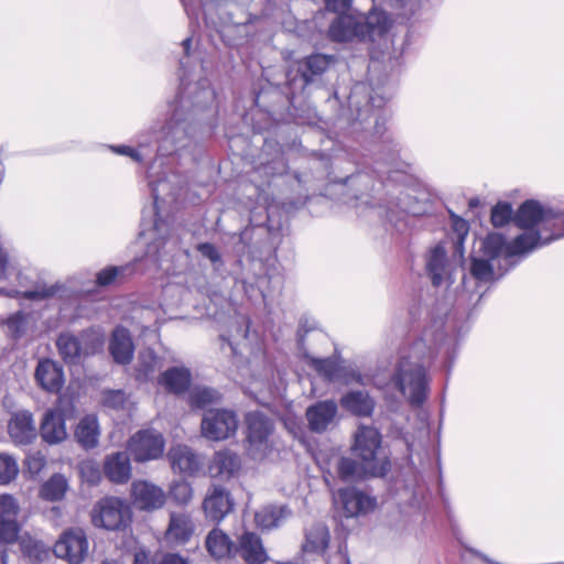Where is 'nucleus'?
<instances>
[{
  "label": "nucleus",
  "instance_id": "52",
  "mask_svg": "<svg viewBox=\"0 0 564 564\" xmlns=\"http://www.w3.org/2000/svg\"><path fill=\"white\" fill-rule=\"evenodd\" d=\"M512 217V207L508 203L497 204L491 212V223L495 227L506 225Z\"/></svg>",
  "mask_w": 564,
  "mask_h": 564
},
{
  "label": "nucleus",
  "instance_id": "36",
  "mask_svg": "<svg viewBox=\"0 0 564 564\" xmlns=\"http://www.w3.org/2000/svg\"><path fill=\"white\" fill-rule=\"evenodd\" d=\"M329 531L323 523L312 525L305 534V543L303 550L306 553L322 554L329 544Z\"/></svg>",
  "mask_w": 564,
  "mask_h": 564
},
{
  "label": "nucleus",
  "instance_id": "41",
  "mask_svg": "<svg viewBox=\"0 0 564 564\" xmlns=\"http://www.w3.org/2000/svg\"><path fill=\"white\" fill-rule=\"evenodd\" d=\"M337 473L343 480H354L369 475L361 469L360 460L356 462L349 457H341L338 460Z\"/></svg>",
  "mask_w": 564,
  "mask_h": 564
},
{
  "label": "nucleus",
  "instance_id": "59",
  "mask_svg": "<svg viewBox=\"0 0 564 564\" xmlns=\"http://www.w3.org/2000/svg\"><path fill=\"white\" fill-rule=\"evenodd\" d=\"M352 0H325L326 8L334 12L344 11L349 8Z\"/></svg>",
  "mask_w": 564,
  "mask_h": 564
},
{
  "label": "nucleus",
  "instance_id": "21",
  "mask_svg": "<svg viewBox=\"0 0 564 564\" xmlns=\"http://www.w3.org/2000/svg\"><path fill=\"white\" fill-rule=\"evenodd\" d=\"M8 432L14 444L31 443L36 437L32 414L28 411L14 413L8 423Z\"/></svg>",
  "mask_w": 564,
  "mask_h": 564
},
{
  "label": "nucleus",
  "instance_id": "35",
  "mask_svg": "<svg viewBox=\"0 0 564 564\" xmlns=\"http://www.w3.org/2000/svg\"><path fill=\"white\" fill-rule=\"evenodd\" d=\"M99 435V425L95 415H86L83 417L75 431L77 442L87 449L97 446Z\"/></svg>",
  "mask_w": 564,
  "mask_h": 564
},
{
  "label": "nucleus",
  "instance_id": "37",
  "mask_svg": "<svg viewBox=\"0 0 564 564\" xmlns=\"http://www.w3.org/2000/svg\"><path fill=\"white\" fill-rule=\"evenodd\" d=\"M56 346L62 358L66 362L75 364L84 356L80 339L69 333H63L56 340Z\"/></svg>",
  "mask_w": 564,
  "mask_h": 564
},
{
  "label": "nucleus",
  "instance_id": "4",
  "mask_svg": "<svg viewBox=\"0 0 564 564\" xmlns=\"http://www.w3.org/2000/svg\"><path fill=\"white\" fill-rule=\"evenodd\" d=\"M392 26L386 11L373 7L367 13H344L335 18L328 28V36L337 43H375Z\"/></svg>",
  "mask_w": 564,
  "mask_h": 564
},
{
  "label": "nucleus",
  "instance_id": "43",
  "mask_svg": "<svg viewBox=\"0 0 564 564\" xmlns=\"http://www.w3.org/2000/svg\"><path fill=\"white\" fill-rule=\"evenodd\" d=\"M189 404L194 408H205L219 399L216 390L206 387H195L189 391Z\"/></svg>",
  "mask_w": 564,
  "mask_h": 564
},
{
  "label": "nucleus",
  "instance_id": "1",
  "mask_svg": "<svg viewBox=\"0 0 564 564\" xmlns=\"http://www.w3.org/2000/svg\"><path fill=\"white\" fill-rule=\"evenodd\" d=\"M182 1L191 19L197 20L203 10L205 22L213 24L229 46L248 42L256 32L254 23L259 21V17L243 13L242 17L237 18L238 0H210L204 8L202 3L195 8L187 1Z\"/></svg>",
  "mask_w": 564,
  "mask_h": 564
},
{
  "label": "nucleus",
  "instance_id": "17",
  "mask_svg": "<svg viewBox=\"0 0 564 564\" xmlns=\"http://www.w3.org/2000/svg\"><path fill=\"white\" fill-rule=\"evenodd\" d=\"M335 57L327 54H312L296 63V72L303 80V86L314 83L321 77L333 64Z\"/></svg>",
  "mask_w": 564,
  "mask_h": 564
},
{
  "label": "nucleus",
  "instance_id": "26",
  "mask_svg": "<svg viewBox=\"0 0 564 564\" xmlns=\"http://www.w3.org/2000/svg\"><path fill=\"white\" fill-rule=\"evenodd\" d=\"M241 467L240 458L230 451H219L215 453L208 470L212 477L219 479H229L235 476Z\"/></svg>",
  "mask_w": 564,
  "mask_h": 564
},
{
  "label": "nucleus",
  "instance_id": "20",
  "mask_svg": "<svg viewBox=\"0 0 564 564\" xmlns=\"http://www.w3.org/2000/svg\"><path fill=\"white\" fill-rule=\"evenodd\" d=\"M215 100V91L209 87L207 80L187 86L185 93L180 98L181 109L189 111L202 110L210 106Z\"/></svg>",
  "mask_w": 564,
  "mask_h": 564
},
{
  "label": "nucleus",
  "instance_id": "24",
  "mask_svg": "<svg viewBox=\"0 0 564 564\" xmlns=\"http://www.w3.org/2000/svg\"><path fill=\"white\" fill-rule=\"evenodd\" d=\"M426 269L435 286L443 283H452V271L447 262L445 249L436 246L430 252L426 261Z\"/></svg>",
  "mask_w": 564,
  "mask_h": 564
},
{
  "label": "nucleus",
  "instance_id": "51",
  "mask_svg": "<svg viewBox=\"0 0 564 564\" xmlns=\"http://www.w3.org/2000/svg\"><path fill=\"white\" fill-rule=\"evenodd\" d=\"M82 478L89 485H97L101 479L99 466L94 460H85L79 466Z\"/></svg>",
  "mask_w": 564,
  "mask_h": 564
},
{
  "label": "nucleus",
  "instance_id": "47",
  "mask_svg": "<svg viewBox=\"0 0 564 564\" xmlns=\"http://www.w3.org/2000/svg\"><path fill=\"white\" fill-rule=\"evenodd\" d=\"M20 506L17 499L9 494H0V521L17 519Z\"/></svg>",
  "mask_w": 564,
  "mask_h": 564
},
{
  "label": "nucleus",
  "instance_id": "29",
  "mask_svg": "<svg viewBox=\"0 0 564 564\" xmlns=\"http://www.w3.org/2000/svg\"><path fill=\"white\" fill-rule=\"evenodd\" d=\"M208 553L216 558L237 555V544L220 529H213L205 541Z\"/></svg>",
  "mask_w": 564,
  "mask_h": 564
},
{
  "label": "nucleus",
  "instance_id": "28",
  "mask_svg": "<svg viewBox=\"0 0 564 564\" xmlns=\"http://www.w3.org/2000/svg\"><path fill=\"white\" fill-rule=\"evenodd\" d=\"M109 351L117 364L126 365L132 360L134 346L126 328L117 327L112 332Z\"/></svg>",
  "mask_w": 564,
  "mask_h": 564
},
{
  "label": "nucleus",
  "instance_id": "13",
  "mask_svg": "<svg viewBox=\"0 0 564 564\" xmlns=\"http://www.w3.org/2000/svg\"><path fill=\"white\" fill-rule=\"evenodd\" d=\"M191 130V122L187 119L181 118L178 109L175 110L173 118L166 126V131L159 150L162 153L170 154L189 148L193 143Z\"/></svg>",
  "mask_w": 564,
  "mask_h": 564
},
{
  "label": "nucleus",
  "instance_id": "54",
  "mask_svg": "<svg viewBox=\"0 0 564 564\" xmlns=\"http://www.w3.org/2000/svg\"><path fill=\"white\" fill-rule=\"evenodd\" d=\"M126 394L121 390H111L104 393V405L111 409H121L126 404Z\"/></svg>",
  "mask_w": 564,
  "mask_h": 564
},
{
  "label": "nucleus",
  "instance_id": "5",
  "mask_svg": "<svg viewBox=\"0 0 564 564\" xmlns=\"http://www.w3.org/2000/svg\"><path fill=\"white\" fill-rule=\"evenodd\" d=\"M382 436L369 425H359L354 434L351 451L361 462V469L370 476H384L390 469V462L382 454Z\"/></svg>",
  "mask_w": 564,
  "mask_h": 564
},
{
  "label": "nucleus",
  "instance_id": "50",
  "mask_svg": "<svg viewBox=\"0 0 564 564\" xmlns=\"http://www.w3.org/2000/svg\"><path fill=\"white\" fill-rule=\"evenodd\" d=\"M127 270L128 267H108L97 273V284L100 286L111 285L122 276Z\"/></svg>",
  "mask_w": 564,
  "mask_h": 564
},
{
  "label": "nucleus",
  "instance_id": "45",
  "mask_svg": "<svg viewBox=\"0 0 564 564\" xmlns=\"http://www.w3.org/2000/svg\"><path fill=\"white\" fill-rule=\"evenodd\" d=\"M84 356L93 355L99 351L104 346V336L98 330L84 332L80 337Z\"/></svg>",
  "mask_w": 564,
  "mask_h": 564
},
{
  "label": "nucleus",
  "instance_id": "46",
  "mask_svg": "<svg viewBox=\"0 0 564 564\" xmlns=\"http://www.w3.org/2000/svg\"><path fill=\"white\" fill-rule=\"evenodd\" d=\"M170 497L177 505H187L193 498V489L185 480L174 481L170 487Z\"/></svg>",
  "mask_w": 564,
  "mask_h": 564
},
{
  "label": "nucleus",
  "instance_id": "23",
  "mask_svg": "<svg viewBox=\"0 0 564 564\" xmlns=\"http://www.w3.org/2000/svg\"><path fill=\"white\" fill-rule=\"evenodd\" d=\"M167 459L175 473L193 475L200 467L199 457L186 445L172 446Z\"/></svg>",
  "mask_w": 564,
  "mask_h": 564
},
{
  "label": "nucleus",
  "instance_id": "62",
  "mask_svg": "<svg viewBox=\"0 0 564 564\" xmlns=\"http://www.w3.org/2000/svg\"><path fill=\"white\" fill-rule=\"evenodd\" d=\"M150 185H151L152 197L154 200V207L156 208L159 199H160V186L163 185V182L160 181V182H158V184L150 183Z\"/></svg>",
  "mask_w": 564,
  "mask_h": 564
},
{
  "label": "nucleus",
  "instance_id": "10",
  "mask_svg": "<svg viewBox=\"0 0 564 564\" xmlns=\"http://www.w3.org/2000/svg\"><path fill=\"white\" fill-rule=\"evenodd\" d=\"M165 441L155 430H141L128 442V451L138 463L154 460L164 453Z\"/></svg>",
  "mask_w": 564,
  "mask_h": 564
},
{
  "label": "nucleus",
  "instance_id": "18",
  "mask_svg": "<svg viewBox=\"0 0 564 564\" xmlns=\"http://www.w3.org/2000/svg\"><path fill=\"white\" fill-rule=\"evenodd\" d=\"M338 499L347 517L366 514L376 508L377 501L355 488H345L338 491Z\"/></svg>",
  "mask_w": 564,
  "mask_h": 564
},
{
  "label": "nucleus",
  "instance_id": "3",
  "mask_svg": "<svg viewBox=\"0 0 564 564\" xmlns=\"http://www.w3.org/2000/svg\"><path fill=\"white\" fill-rule=\"evenodd\" d=\"M514 223L529 229L521 236H529L525 242L530 251L564 237V205H543L536 200H527L514 215Z\"/></svg>",
  "mask_w": 564,
  "mask_h": 564
},
{
  "label": "nucleus",
  "instance_id": "8",
  "mask_svg": "<svg viewBox=\"0 0 564 564\" xmlns=\"http://www.w3.org/2000/svg\"><path fill=\"white\" fill-rule=\"evenodd\" d=\"M75 408L70 401L61 398L55 408L45 412L40 426V433L47 444H58L66 440L67 431L65 421L72 419Z\"/></svg>",
  "mask_w": 564,
  "mask_h": 564
},
{
  "label": "nucleus",
  "instance_id": "32",
  "mask_svg": "<svg viewBox=\"0 0 564 564\" xmlns=\"http://www.w3.org/2000/svg\"><path fill=\"white\" fill-rule=\"evenodd\" d=\"M194 533V523L189 514L172 512L166 538L177 543L187 542Z\"/></svg>",
  "mask_w": 564,
  "mask_h": 564
},
{
  "label": "nucleus",
  "instance_id": "64",
  "mask_svg": "<svg viewBox=\"0 0 564 564\" xmlns=\"http://www.w3.org/2000/svg\"><path fill=\"white\" fill-rule=\"evenodd\" d=\"M191 42L192 40L189 37L185 39L182 43L183 47H184V51L185 53L187 54L188 51H189V47H191Z\"/></svg>",
  "mask_w": 564,
  "mask_h": 564
},
{
  "label": "nucleus",
  "instance_id": "60",
  "mask_svg": "<svg viewBox=\"0 0 564 564\" xmlns=\"http://www.w3.org/2000/svg\"><path fill=\"white\" fill-rule=\"evenodd\" d=\"M156 564H188L185 558L177 554H164L156 558Z\"/></svg>",
  "mask_w": 564,
  "mask_h": 564
},
{
  "label": "nucleus",
  "instance_id": "9",
  "mask_svg": "<svg viewBox=\"0 0 564 564\" xmlns=\"http://www.w3.org/2000/svg\"><path fill=\"white\" fill-rule=\"evenodd\" d=\"M56 557L68 564H82L89 553V541L80 528L65 530L53 546Z\"/></svg>",
  "mask_w": 564,
  "mask_h": 564
},
{
  "label": "nucleus",
  "instance_id": "15",
  "mask_svg": "<svg viewBox=\"0 0 564 564\" xmlns=\"http://www.w3.org/2000/svg\"><path fill=\"white\" fill-rule=\"evenodd\" d=\"M170 231V225L162 219H155L150 228H142L140 239L147 245V258L153 262L159 260L160 250L167 243Z\"/></svg>",
  "mask_w": 564,
  "mask_h": 564
},
{
  "label": "nucleus",
  "instance_id": "44",
  "mask_svg": "<svg viewBox=\"0 0 564 564\" xmlns=\"http://www.w3.org/2000/svg\"><path fill=\"white\" fill-rule=\"evenodd\" d=\"M20 545L23 554L32 561L41 562L48 556V549L40 541L22 538Z\"/></svg>",
  "mask_w": 564,
  "mask_h": 564
},
{
  "label": "nucleus",
  "instance_id": "2",
  "mask_svg": "<svg viewBox=\"0 0 564 564\" xmlns=\"http://www.w3.org/2000/svg\"><path fill=\"white\" fill-rule=\"evenodd\" d=\"M529 236L519 235L511 242L498 232H491L481 241V254L471 260L470 272L475 279L489 282L502 276L514 262V257L530 252L525 242Z\"/></svg>",
  "mask_w": 564,
  "mask_h": 564
},
{
  "label": "nucleus",
  "instance_id": "63",
  "mask_svg": "<svg viewBox=\"0 0 564 564\" xmlns=\"http://www.w3.org/2000/svg\"><path fill=\"white\" fill-rule=\"evenodd\" d=\"M369 102H370V105L372 107H380L381 104H382V99L381 98L371 97Z\"/></svg>",
  "mask_w": 564,
  "mask_h": 564
},
{
  "label": "nucleus",
  "instance_id": "55",
  "mask_svg": "<svg viewBox=\"0 0 564 564\" xmlns=\"http://www.w3.org/2000/svg\"><path fill=\"white\" fill-rule=\"evenodd\" d=\"M110 149L117 154L130 156L135 162H141L145 156H148V154L143 151L144 145L142 143L139 144L138 149H133L128 145H112Z\"/></svg>",
  "mask_w": 564,
  "mask_h": 564
},
{
  "label": "nucleus",
  "instance_id": "19",
  "mask_svg": "<svg viewBox=\"0 0 564 564\" xmlns=\"http://www.w3.org/2000/svg\"><path fill=\"white\" fill-rule=\"evenodd\" d=\"M34 376L37 384L47 392L57 393L64 386L63 369L51 359L40 360Z\"/></svg>",
  "mask_w": 564,
  "mask_h": 564
},
{
  "label": "nucleus",
  "instance_id": "31",
  "mask_svg": "<svg viewBox=\"0 0 564 564\" xmlns=\"http://www.w3.org/2000/svg\"><path fill=\"white\" fill-rule=\"evenodd\" d=\"M192 376L187 368L173 367L164 371L159 383L171 393H184L191 384Z\"/></svg>",
  "mask_w": 564,
  "mask_h": 564
},
{
  "label": "nucleus",
  "instance_id": "53",
  "mask_svg": "<svg viewBox=\"0 0 564 564\" xmlns=\"http://www.w3.org/2000/svg\"><path fill=\"white\" fill-rule=\"evenodd\" d=\"M399 158V149L398 144L390 140L387 144H384L382 151L380 152L379 160L389 165L399 167V163L397 162Z\"/></svg>",
  "mask_w": 564,
  "mask_h": 564
},
{
  "label": "nucleus",
  "instance_id": "7",
  "mask_svg": "<svg viewBox=\"0 0 564 564\" xmlns=\"http://www.w3.org/2000/svg\"><path fill=\"white\" fill-rule=\"evenodd\" d=\"M132 512L129 505L117 497L98 500L91 510V523L108 531L126 529L131 522Z\"/></svg>",
  "mask_w": 564,
  "mask_h": 564
},
{
  "label": "nucleus",
  "instance_id": "49",
  "mask_svg": "<svg viewBox=\"0 0 564 564\" xmlns=\"http://www.w3.org/2000/svg\"><path fill=\"white\" fill-rule=\"evenodd\" d=\"M20 527L17 519L0 521V542L14 543L19 538Z\"/></svg>",
  "mask_w": 564,
  "mask_h": 564
},
{
  "label": "nucleus",
  "instance_id": "58",
  "mask_svg": "<svg viewBox=\"0 0 564 564\" xmlns=\"http://www.w3.org/2000/svg\"><path fill=\"white\" fill-rule=\"evenodd\" d=\"M453 229L457 234L459 242L467 236L469 226L468 223L460 217H453Z\"/></svg>",
  "mask_w": 564,
  "mask_h": 564
},
{
  "label": "nucleus",
  "instance_id": "39",
  "mask_svg": "<svg viewBox=\"0 0 564 564\" xmlns=\"http://www.w3.org/2000/svg\"><path fill=\"white\" fill-rule=\"evenodd\" d=\"M161 367L160 359L155 356L152 349H144L139 354L138 361V377L149 378Z\"/></svg>",
  "mask_w": 564,
  "mask_h": 564
},
{
  "label": "nucleus",
  "instance_id": "11",
  "mask_svg": "<svg viewBox=\"0 0 564 564\" xmlns=\"http://www.w3.org/2000/svg\"><path fill=\"white\" fill-rule=\"evenodd\" d=\"M202 434L212 441H223L232 436L238 427L235 412L229 410H209L202 420Z\"/></svg>",
  "mask_w": 564,
  "mask_h": 564
},
{
  "label": "nucleus",
  "instance_id": "33",
  "mask_svg": "<svg viewBox=\"0 0 564 564\" xmlns=\"http://www.w3.org/2000/svg\"><path fill=\"white\" fill-rule=\"evenodd\" d=\"M341 406L357 416H370L375 409V401L364 391H351L340 399Z\"/></svg>",
  "mask_w": 564,
  "mask_h": 564
},
{
  "label": "nucleus",
  "instance_id": "27",
  "mask_svg": "<svg viewBox=\"0 0 564 564\" xmlns=\"http://www.w3.org/2000/svg\"><path fill=\"white\" fill-rule=\"evenodd\" d=\"M337 413V404L334 401H321L310 406L306 417L310 427L314 432H323L333 422Z\"/></svg>",
  "mask_w": 564,
  "mask_h": 564
},
{
  "label": "nucleus",
  "instance_id": "6",
  "mask_svg": "<svg viewBox=\"0 0 564 564\" xmlns=\"http://www.w3.org/2000/svg\"><path fill=\"white\" fill-rule=\"evenodd\" d=\"M392 382L412 405H420L427 395V378L425 369L417 362L402 358Z\"/></svg>",
  "mask_w": 564,
  "mask_h": 564
},
{
  "label": "nucleus",
  "instance_id": "61",
  "mask_svg": "<svg viewBox=\"0 0 564 564\" xmlns=\"http://www.w3.org/2000/svg\"><path fill=\"white\" fill-rule=\"evenodd\" d=\"M132 564H156V558H151L149 552L140 550L134 554Z\"/></svg>",
  "mask_w": 564,
  "mask_h": 564
},
{
  "label": "nucleus",
  "instance_id": "34",
  "mask_svg": "<svg viewBox=\"0 0 564 564\" xmlns=\"http://www.w3.org/2000/svg\"><path fill=\"white\" fill-rule=\"evenodd\" d=\"M76 295V291L67 288L63 283L36 284L32 290L25 291L23 297L31 301H43L52 297L72 299Z\"/></svg>",
  "mask_w": 564,
  "mask_h": 564
},
{
  "label": "nucleus",
  "instance_id": "40",
  "mask_svg": "<svg viewBox=\"0 0 564 564\" xmlns=\"http://www.w3.org/2000/svg\"><path fill=\"white\" fill-rule=\"evenodd\" d=\"M305 357L308 359L310 364L315 368V370L323 375L326 379L335 381L341 378V368L335 360L329 358L318 359L310 357L308 355H305Z\"/></svg>",
  "mask_w": 564,
  "mask_h": 564
},
{
  "label": "nucleus",
  "instance_id": "42",
  "mask_svg": "<svg viewBox=\"0 0 564 564\" xmlns=\"http://www.w3.org/2000/svg\"><path fill=\"white\" fill-rule=\"evenodd\" d=\"M19 465L17 459L6 453H0V486H7L19 475Z\"/></svg>",
  "mask_w": 564,
  "mask_h": 564
},
{
  "label": "nucleus",
  "instance_id": "12",
  "mask_svg": "<svg viewBox=\"0 0 564 564\" xmlns=\"http://www.w3.org/2000/svg\"><path fill=\"white\" fill-rule=\"evenodd\" d=\"M246 421L249 452L254 458H262L271 448L269 437L273 431L272 422L260 412L248 413Z\"/></svg>",
  "mask_w": 564,
  "mask_h": 564
},
{
  "label": "nucleus",
  "instance_id": "14",
  "mask_svg": "<svg viewBox=\"0 0 564 564\" xmlns=\"http://www.w3.org/2000/svg\"><path fill=\"white\" fill-rule=\"evenodd\" d=\"M234 502L230 494L221 487H213L203 501V510L207 520L219 523L232 511Z\"/></svg>",
  "mask_w": 564,
  "mask_h": 564
},
{
  "label": "nucleus",
  "instance_id": "57",
  "mask_svg": "<svg viewBox=\"0 0 564 564\" xmlns=\"http://www.w3.org/2000/svg\"><path fill=\"white\" fill-rule=\"evenodd\" d=\"M197 250L204 258L208 259L214 264L221 263V256L214 245L209 242L199 243L197 246Z\"/></svg>",
  "mask_w": 564,
  "mask_h": 564
},
{
  "label": "nucleus",
  "instance_id": "38",
  "mask_svg": "<svg viewBox=\"0 0 564 564\" xmlns=\"http://www.w3.org/2000/svg\"><path fill=\"white\" fill-rule=\"evenodd\" d=\"M67 489L66 478L55 474L41 486L39 496L46 501H59L65 497Z\"/></svg>",
  "mask_w": 564,
  "mask_h": 564
},
{
  "label": "nucleus",
  "instance_id": "56",
  "mask_svg": "<svg viewBox=\"0 0 564 564\" xmlns=\"http://www.w3.org/2000/svg\"><path fill=\"white\" fill-rule=\"evenodd\" d=\"M25 465L29 473H31L32 475H37L45 467L46 459L40 453L31 454L26 457Z\"/></svg>",
  "mask_w": 564,
  "mask_h": 564
},
{
  "label": "nucleus",
  "instance_id": "48",
  "mask_svg": "<svg viewBox=\"0 0 564 564\" xmlns=\"http://www.w3.org/2000/svg\"><path fill=\"white\" fill-rule=\"evenodd\" d=\"M29 316L23 313H15L7 319V327L12 337H21L28 327Z\"/></svg>",
  "mask_w": 564,
  "mask_h": 564
},
{
  "label": "nucleus",
  "instance_id": "30",
  "mask_svg": "<svg viewBox=\"0 0 564 564\" xmlns=\"http://www.w3.org/2000/svg\"><path fill=\"white\" fill-rule=\"evenodd\" d=\"M292 514L285 505H269L259 509L254 514V522L261 530H272L280 527Z\"/></svg>",
  "mask_w": 564,
  "mask_h": 564
},
{
  "label": "nucleus",
  "instance_id": "16",
  "mask_svg": "<svg viewBox=\"0 0 564 564\" xmlns=\"http://www.w3.org/2000/svg\"><path fill=\"white\" fill-rule=\"evenodd\" d=\"M131 495L134 505L142 510H155L165 503L164 491L148 481H134L131 487Z\"/></svg>",
  "mask_w": 564,
  "mask_h": 564
},
{
  "label": "nucleus",
  "instance_id": "22",
  "mask_svg": "<svg viewBox=\"0 0 564 564\" xmlns=\"http://www.w3.org/2000/svg\"><path fill=\"white\" fill-rule=\"evenodd\" d=\"M237 555L248 564H264L269 560L260 536L249 531L238 538Z\"/></svg>",
  "mask_w": 564,
  "mask_h": 564
},
{
  "label": "nucleus",
  "instance_id": "25",
  "mask_svg": "<svg viewBox=\"0 0 564 564\" xmlns=\"http://www.w3.org/2000/svg\"><path fill=\"white\" fill-rule=\"evenodd\" d=\"M106 477L115 484H126L131 478V464L127 453L107 455L104 462Z\"/></svg>",
  "mask_w": 564,
  "mask_h": 564
}]
</instances>
